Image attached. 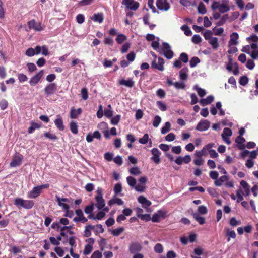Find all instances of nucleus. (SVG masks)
<instances>
[{
    "instance_id": "nucleus-1",
    "label": "nucleus",
    "mask_w": 258,
    "mask_h": 258,
    "mask_svg": "<svg viewBox=\"0 0 258 258\" xmlns=\"http://www.w3.org/2000/svg\"><path fill=\"white\" fill-rule=\"evenodd\" d=\"M147 40L152 41L151 46L154 50L159 52L160 54H163L167 59H171L173 56V52L171 49L170 46L167 43H163L162 48H159V37H156L154 35L147 34L146 36Z\"/></svg>"
},
{
    "instance_id": "nucleus-2",
    "label": "nucleus",
    "mask_w": 258,
    "mask_h": 258,
    "mask_svg": "<svg viewBox=\"0 0 258 258\" xmlns=\"http://www.w3.org/2000/svg\"><path fill=\"white\" fill-rule=\"evenodd\" d=\"M246 40L250 44L243 47L241 51L250 55L253 59H258V36L252 34L246 38Z\"/></svg>"
},
{
    "instance_id": "nucleus-3",
    "label": "nucleus",
    "mask_w": 258,
    "mask_h": 258,
    "mask_svg": "<svg viewBox=\"0 0 258 258\" xmlns=\"http://www.w3.org/2000/svg\"><path fill=\"white\" fill-rule=\"evenodd\" d=\"M213 32L208 30H206L203 33L205 39L208 41L212 48L216 50L219 47V43L218 39L217 37H213Z\"/></svg>"
},
{
    "instance_id": "nucleus-4",
    "label": "nucleus",
    "mask_w": 258,
    "mask_h": 258,
    "mask_svg": "<svg viewBox=\"0 0 258 258\" xmlns=\"http://www.w3.org/2000/svg\"><path fill=\"white\" fill-rule=\"evenodd\" d=\"M14 205L25 209H31L34 205V202L30 200H24L21 198H17L14 200Z\"/></svg>"
},
{
    "instance_id": "nucleus-5",
    "label": "nucleus",
    "mask_w": 258,
    "mask_h": 258,
    "mask_svg": "<svg viewBox=\"0 0 258 258\" xmlns=\"http://www.w3.org/2000/svg\"><path fill=\"white\" fill-rule=\"evenodd\" d=\"M49 187V184L48 183L34 186L27 193V197L30 199H35L41 194L43 189L48 188Z\"/></svg>"
},
{
    "instance_id": "nucleus-6",
    "label": "nucleus",
    "mask_w": 258,
    "mask_h": 258,
    "mask_svg": "<svg viewBox=\"0 0 258 258\" xmlns=\"http://www.w3.org/2000/svg\"><path fill=\"white\" fill-rule=\"evenodd\" d=\"M211 9L212 10H218L221 13H224L230 10V7L227 1H225V3H221L214 1L211 5Z\"/></svg>"
},
{
    "instance_id": "nucleus-7",
    "label": "nucleus",
    "mask_w": 258,
    "mask_h": 258,
    "mask_svg": "<svg viewBox=\"0 0 258 258\" xmlns=\"http://www.w3.org/2000/svg\"><path fill=\"white\" fill-rule=\"evenodd\" d=\"M167 213V212L166 210H158L156 213L153 215L151 220L153 222H158L160 221L161 219H164L165 218Z\"/></svg>"
},
{
    "instance_id": "nucleus-8",
    "label": "nucleus",
    "mask_w": 258,
    "mask_h": 258,
    "mask_svg": "<svg viewBox=\"0 0 258 258\" xmlns=\"http://www.w3.org/2000/svg\"><path fill=\"white\" fill-rule=\"evenodd\" d=\"M98 194L95 197L96 200V204L95 206L99 210H101L103 209L105 205V200L103 198L101 194V190H97Z\"/></svg>"
},
{
    "instance_id": "nucleus-9",
    "label": "nucleus",
    "mask_w": 258,
    "mask_h": 258,
    "mask_svg": "<svg viewBox=\"0 0 258 258\" xmlns=\"http://www.w3.org/2000/svg\"><path fill=\"white\" fill-rule=\"evenodd\" d=\"M122 4L131 10L136 11L139 7L140 4L135 0H122Z\"/></svg>"
},
{
    "instance_id": "nucleus-10",
    "label": "nucleus",
    "mask_w": 258,
    "mask_h": 258,
    "mask_svg": "<svg viewBox=\"0 0 258 258\" xmlns=\"http://www.w3.org/2000/svg\"><path fill=\"white\" fill-rule=\"evenodd\" d=\"M23 156L20 153H17L13 157L12 161L10 164L11 167H16L20 166L22 164Z\"/></svg>"
},
{
    "instance_id": "nucleus-11",
    "label": "nucleus",
    "mask_w": 258,
    "mask_h": 258,
    "mask_svg": "<svg viewBox=\"0 0 258 258\" xmlns=\"http://www.w3.org/2000/svg\"><path fill=\"white\" fill-rule=\"evenodd\" d=\"M44 92L46 97L55 93L57 90V85L55 83H50L44 88Z\"/></svg>"
},
{
    "instance_id": "nucleus-12",
    "label": "nucleus",
    "mask_w": 258,
    "mask_h": 258,
    "mask_svg": "<svg viewBox=\"0 0 258 258\" xmlns=\"http://www.w3.org/2000/svg\"><path fill=\"white\" fill-rule=\"evenodd\" d=\"M69 224V221L66 218H62L59 219V222H53L51 227L52 229L58 231L61 226L68 225Z\"/></svg>"
},
{
    "instance_id": "nucleus-13",
    "label": "nucleus",
    "mask_w": 258,
    "mask_h": 258,
    "mask_svg": "<svg viewBox=\"0 0 258 258\" xmlns=\"http://www.w3.org/2000/svg\"><path fill=\"white\" fill-rule=\"evenodd\" d=\"M44 75V71L41 70L35 75L31 78L29 84L31 86H34L38 83Z\"/></svg>"
},
{
    "instance_id": "nucleus-14",
    "label": "nucleus",
    "mask_w": 258,
    "mask_h": 258,
    "mask_svg": "<svg viewBox=\"0 0 258 258\" xmlns=\"http://www.w3.org/2000/svg\"><path fill=\"white\" fill-rule=\"evenodd\" d=\"M156 6L159 10L167 11L170 8V5L167 0H157Z\"/></svg>"
},
{
    "instance_id": "nucleus-15",
    "label": "nucleus",
    "mask_w": 258,
    "mask_h": 258,
    "mask_svg": "<svg viewBox=\"0 0 258 258\" xmlns=\"http://www.w3.org/2000/svg\"><path fill=\"white\" fill-rule=\"evenodd\" d=\"M109 209L108 207H106L100 211L96 215L94 216L93 215H89L88 218L94 220H100L104 218L106 214L109 211Z\"/></svg>"
},
{
    "instance_id": "nucleus-16",
    "label": "nucleus",
    "mask_w": 258,
    "mask_h": 258,
    "mask_svg": "<svg viewBox=\"0 0 258 258\" xmlns=\"http://www.w3.org/2000/svg\"><path fill=\"white\" fill-rule=\"evenodd\" d=\"M128 249L130 252L132 254L138 253L142 249V244L139 242H132L130 244Z\"/></svg>"
},
{
    "instance_id": "nucleus-17",
    "label": "nucleus",
    "mask_w": 258,
    "mask_h": 258,
    "mask_svg": "<svg viewBox=\"0 0 258 258\" xmlns=\"http://www.w3.org/2000/svg\"><path fill=\"white\" fill-rule=\"evenodd\" d=\"M210 122L208 120H201L197 124L196 130L201 132L207 131L210 127Z\"/></svg>"
},
{
    "instance_id": "nucleus-18",
    "label": "nucleus",
    "mask_w": 258,
    "mask_h": 258,
    "mask_svg": "<svg viewBox=\"0 0 258 258\" xmlns=\"http://www.w3.org/2000/svg\"><path fill=\"white\" fill-rule=\"evenodd\" d=\"M138 201L141 204L142 207L146 209L147 212H151L148 208L151 205V202L143 196H140L138 198Z\"/></svg>"
},
{
    "instance_id": "nucleus-19",
    "label": "nucleus",
    "mask_w": 258,
    "mask_h": 258,
    "mask_svg": "<svg viewBox=\"0 0 258 258\" xmlns=\"http://www.w3.org/2000/svg\"><path fill=\"white\" fill-rule=\"evenodd\" d=\"M86 242L88 243L85 245L83 253L85 255L89 254L93 249V245L94 243V239L92 238H89L86 240Z\"/></svg>"
},
{
    "instance_id": "nucleus-20",
    "label": "nucleus",
    "mask_w": 258,
    "mask_h": 258,
    "mask_svg": "<svg viewBox=\"0 0 258 258\" xmlns=\"http://www.w3.org/2000/svg\"><path fill=\"white\" fill-rule=\"evenodd\" d=\"M164 59L161 57H159L158 59V62L157 63L156 60L155 59L152 61L151 66L153 68L163 71L164 70Z\"/></svg>"
},
{
    "instance_id": "nucleus-21",
    "label": "nucleus",
    "mask_w": 258,
    "mask_h": 258,
    "mask_svg": "<svg viewBox=\"0 0 258 258\" xmlns=\"http://www.w3.org/2000/svg\"><path fill=\"white\" fill-rule=\"evenodd\" d=\"M232 135V131L228 128H224L223 133L222 134V138L223 141L228 145L231 144V141L228 137Z\"/></svg>"
},
{
    "instance_id": "nucleus-22",
    "label": "nucleus",
    "mask_w": 258,
    "mask_h": 258,
    "mask_svg": "<svg viewBox=\"0 0 258 258\" xmlns=\"http://www.w3.org/2000/svg\"><path fill=\"white\" fill-rule=\"evenodd\" d=\"M153 156L151 157V160H153L156 164H159L161 161L160 156L161 154V152L156 148H153L151 150Z\"/></svg>"
},
{
    "instance_id": "nucleus-23",
    "label": "nucleus",
    "mask_w": 258,
    "mask_h": 258,
    "mask_svg": "<svg viewBox=\"0 0 258 258\" xmlns=\"http://www.w3.org/2000/svg\"><path fill=\"white\" fill-rule=\"evenodd\" d=\"M27 25L29 29H34L36 31H40L43 29L41 24L39 23H37L34 20H31V21L28 22Z\"/></svg>"
},
{
    "instance_id": "nucleus-24",
    "label": "nucleus",
    "mask_w": 258,
    "mask_h": 258,
    "mask_svg": "<svg viewBox=\"0 0 258 258\" xmlns=\"http://www.w3.org/2000/svg\"><path fill=\"white\" fill-rule=\"evenodd\" d=\"M76 214L78 216V217H75L73 219V221L75 222H78L79 221L82 222V223H86L87 222V219L83 215V212L80 209H78L75 211Z\"/></svg>"
},
{
    "instance_id": "nucleus-25",
    "label": "nucleus",
    "mask_w": 258,
    "mask_h": 258,
    "mask_svg": "<svg viewBox=\"0 0 258 258\" xmlns=\"http://www.w3.org/2000/svg\"><path fill=\"white\" fill-rule=\"evenodd\" d=\"M239 35L237 32L232 33L230 36V40L228 41V47L235 46L238 44Z\"/></svg>"
},
{
    "instance_id": "nucleus-26",
    "label": "nucleus",
    "mask_w": 258,
    "mask_h": 258,
    "mask_svg": "<svg viewBox=\"0 0 258 258\" xmlns=\"http://www.w3.org/2000/svg\"><path fill=\"white\" fill-rule=\"evenodd\" d=\"M240 186L239 188H241L244 196H248L250 194V186L247 182L243 180L240 182Z\"/></svg>"
},
{
    "instance_id": "nucleus-27",
    "label": "nucleus",
    "mask_w": 258,
    "mask_h": 258,
    "mask_svg": "<svg viewBox=\"0 0 258 258\" xmlns=\"http://www.w3.org/2000/svg\"><path fill=\"white\" fill-rule=\"evenodd\" d=\"M191 157L186 155L184 157L179 156L175 160V163L178 165H181L183 163L187 164L191 161Z\"/></svg>"
},
{
    "instance_id": "nucleus-28",
    "label": "nucleus",
    "mask_w": 258,
    "mask_h": 258,
    "mask_svg": "<svg viewBox=\"0 0 258 258\" xmlns=\"http://www.w3.org/2000/svg\"><path fill=\"white\" fill-rule=\"evenodd\" d=\"M36 55L42 54L44 56H47L49 55V50L47 46L43 45L42 46H37L36 47Z\"/></svg>"
},
{
    "instance_id": "nucleus-29",
    "label": "nucleus",
    "mask_w": 258,
    "mask_h": 258,
    "mask_svg": "<svg viewBox=\"0 0 258 258\" xmlns=\"http://www.w3.org/2000/svg\"><path fill=\"white\" fill-rule=\"evenodd\" d=\"M226 69L229 71H232L234 75H238L239 73L238 66L237 63H232L229 62L227 66Z\"/></svg>"
},
{
    "instance_id": "nucleus-30",
    "label": "nucleus",
    "mask_w": 258,
    "mask_h": 258,
    "mask_svg": "<svg viewBox=\"0 0 258 258\" xmlns=\"http://www.w3.org/2000/svg\"><path fill=\"white\" fill-rule=\"evenodd\" d=\"M56 117V119L54 121L55 125L59 130L63 131L64 126L62 117L60 115H57Z\"/></svg>"
},
{
    "instance_id": "nucleus-31",
    "label": "nucleus",
    "mask_w": 258,
    "mask_h": 258,
    "mask_svg": "<svg viewBox=\"0 0 258 258\" xmlns=\"http://www.w3.org/2000/svg\"><path fill=\"white\" fill-rule=\"evenodd\" d=\"M82 113L81 108H79L75 109L74 107H72L70 113V116L72 119L77 118Z\"/></svg>"
},
{
    "instance_id": "nucleus-32",
    "label": "nucleus",
    "mask_w": 258,
    "mask_h": 258,
    "mask_svg": "<svg viewBox=\"0 0 258 258\" xmlns=\"http://www.w3.org/2000/svg\"><path fill=\"white\" fill-rule=\"evenodd\" d=\"M229 180V177L227 175L221 176L219 179L215 180L214 184L216 186H221L224 182H226Z\"/></svg>"
},
{
    "instance_id": "nucleus-33",
    "label": "nucleus",
    "mask_w": 258,
    "mask_h": 258,
    "mask_svg": "<svg viewBox=\"0 0 258 258\" xmlns=\"http://www.w3.org/2000/svg\"><path fill=\"white\" fill-rule=\"evenodd\" d=\"M235 142L237 144V147L240 149H243L245 147V146L244 145L245 140L242 136H238L236 138V139L235 140Z\"/></svg>"
},
{
    "instance_id": "nucleus-34",
    "label": "nucleus",
    "mask_w": 258,
    "mask_h": 258,
    "mask_svg": "<svg viewBox=\"0 0 258 258\" xmlns=\"http://www.w3.org/2000/svg\"><path fill=\"white\" fill-rule=\"evenodd\" d=\"M117 196H115L108 202V205L110 206L116 204L117 205H122L124 204L123 201L120 198L116 197Z\"/></svg>"
},
{
    "instance_id": "nucleus-35",
    "label": "nucleus",
    "mask_w": 258,
    "mask_h": 258,
    "mask_svg": "<svg viewBox=\"0 0 258 258\" xmlns=\"http://www.w3.org/2000/svg\"><path fill=\"white\" fill-rule=\"evenodd\" d=\"M188 69L187 68L182 69L179 72V78L181 80L185 81L188 78Z\"/></svg>"
},
{
    "instance_id": "nucleus-36",
    "label": "nucleus",
    "mask_w": 258,
    "mask_h": 258,
    "mask_svg": "<svg viewBox=\"0 0 258 258\" xmlns=\"http://www.w3.org/2000/svg\"><path fill=\"white\" fill-rule=\"evenodd\" d=\"M119 83L121 85H124L126 87L131 88L134 85L135 82L132 79H129L126 80H121L119 81Z\"/></svg>"
},
{
    "instance_id": "nucleus-37",
    "label": "nucleus",
    "mask_w": 258,
    "mask_h": 258,
    "mask_svg": "<svg viewBox=\"0 0 258 258\" xmlns=\"http://www.w3.org/2000/svg\"><path fill=\"white\" fill-rule=\"evenodd\" d=\"M214 97L212 95H209L205 99H202L200 101V104L203 106L209 104L214 100Z\"/></svg>"
},
{
    "instance_id": "nucleus-38",
    "label": "nucleus",
    "mask_w": 258,
    "mask_h": 258,
    "mask_svg": "<svg viewBox=\"0 0 258 258\" xmlns=\"http://www.w3.org/2000/svg\"><path fill=\"white\" fill-rule=\"evenodd\" d=\"M92 20L94 22H97L101 23L103 21L104 17L102 13H98L94 14L92 17Z\"/></svg>"
},
{
    "instance_id": "nucleus-39",
    "label": "nucleus",
    "mask_w": 258,
    "mask_h": 258,
    "mask_svg": "<svg viewBox=\"0 0 258 258\" xmlns=\"http://www.w3.org/2000/svg\"><path fill=\"white\" fill-rule=\"evenodd\" d=\"M194 89L197 91L198 95L201 97H204L207 94L206 91L205 89L199 87L197 85L194 86Z\"/></svg>"
},
{
    "instance_id": "nucleus-40",
    "label": "nucleus",
    "mask_w": 258,
    "mask_h": 258,
    "mask_svg": "<svg viewBox=\"0 0 258 258\" xmlns=\"http://www.w3.org/2000/svg\"><path fill=\"white\" fill-rule=\"evenodd\" d=\"M198 12L199 14H205L207 13V9L204 3L203 2H200L198 8Z\"/></svg>"
},
{
    "instance_id": "nucleus-41",
    "label": "nucleus",
    "mask_w": 258,
    "mask_h": 258,
    "mask_svg": "<svg viewBox=\"0 0 258 258\" xmlns=\"http://www.w3.org/2000/svg\"><path fill=\"white\" fill-rule=\"evenodd\" d=\"M73 226L72 225H62L60 226L59 231L60 235L63 236H66V231H68L70 229H72Z\"/></svg>"
},
{
    "instance_id": "nucleus-42",
    "label": "nucleus",
    "mask_w": 258,
    "mask_h": 258,
    "mask_svg": "<svg viewBox=\"0 0 258 258\" xmlns=\"http://www.w3.org/2000/svg\"><path fill=\"white\" fill-rule=\"evenodd\" d=\"M236 196L237 198V202L239 203L243 200V192L241 188H238L236 192Z\"/></svg>"
},
{
    "instance_id": "nucleus-43",
    "label": "nucleus",
    "mask_w": 258,
    "mask_h": 258,
    "mask_svg": "<svg viewBox=\"0 0 258 258\" xmlns=\"http://www.w3.org/2000/svg\"><path fill=\"white\" fill-rule=\"evenodd\" d=\"M226 236L227 237H231V238H235L236 234L234 230L230 229L229 228H225Z\"/></svg>"
},
{
    "instance_id": "nucleus-44",
    "label": "nucleus",
    "mask_w": 258,
    "mask_h": 258,
    "mask_svg": "<svg viewBox=\"0 0 258 258\" xmlns=\"http://www.w3.org/2000/svg\"><path fill=\"white\" fill-rule=\"evenodd\" d=\"M193 216L195 220L200 224L203 225L205 222V219L203 217L200 216L197 213H194L193 214Z\"/></svg>"
},
{
    "instance_id": "nucleus-45",
    "label": "nucleus",
    "mask_w": 258,
    "mask_h": 258,
    "mask_svg": "<svg viewBox=\"0 0 258 258\" xmlns=\"http://www.w3.org/2000/svg\"><path fill=\"white\" fill-rule=\"evenodd\" d=\"M171 130V124L169 122H166L165 123V125L162 127L161 132L162 134H165Z\"/></svg>"
},
{
    "instance_id": "nucleus-46",
    "label": "nucleus",
    "mask_w": 258,
    "mask_h": 258,
    "mask_svg": "<svg viewBox=\"0 0 258 258\" xmlns=\"http://www.w3.org/2000/svg\"><path fill=\"white\" fill-rule=\"evenodd\" d=\"M70 128L71 131L74 134H77L78 133V125H77V124L75 122L72 121L70 123Z\"/></svg>"
},
{
    "instance_id": "nucleus-47",
    "label": "nucleus",
    "mask_w": 258,
    "mask_h": 258,
    "mask_svg": "<svg viewBox=\"0 0 258 258\" xmlns=\"http://www.w3.org/2000/svg\"><path fill=\"white\" fill-rule=\"evenodd\" d=\"M41 127V125L39 123H37L35 122H31V126L28 129V133L29 134H32L33 133L34 130L37 128H39Z\"/></svg>"
},
{
    "instance_id": "nucleus-48",
    "label": "nucleus",
    "mask_w": 258,
    "mask_h": 258,
    "mask_svg": "<svg viewBox=\"0 0 258 258\" xmlns=\"http://www.w3.org/2000/svg\"><path fill=\"white\" fill-rule=\"evenodd\" d=\"M129 172H130V174H131L133 175H135V176L139 175L141 174V173L140 169L138 167H137V166L131 168L129 170Z\"/></svg>"
},
{
    "instance_id": "nucleus-49",
    "label": "nucleus",
    "mask_w": 258,
    "mask_h": 258,
    "mask_svg": "<svg viewBox=\"0 0 258 258\" xmlns=\"http://www.w3.org/2000/svg\"><path fill=\"white\" fill-rule=\"evenodd\" d=\"M126 181L127 182V184L132 187H135L137 181L135 178H133L132 176H128L126 178Z\"/></svg>"
},
{
    "instance_id": "nucleus-50",
    "label": "nucleus",
    "mask_w": 258,
    "mask_h": 258,
    "mask_svg": "<svg viewBox=\"0 0 258 258\" xmlns=\"http://www.w3.org/2000/svg\"><path fill=\"white\" fill-rule=\"evenodd\" d=\"M94 226L90 225L86 226L84 231V235L86 237H89L91 235V230L94 229Z\"/></svg>"
},
{
    "instance_id": "nucleus-51",
    "label": "nucleus",
    "mask_w": 258,
    "mask_h": 258,
    "mask_svg": "<svg viewBox=\"0 0 258 258\" xmlns=\"http://www.w3.org/2000/svg\"><path fill=\"white\" fill-rule=\"evenodd\" d=\"M25 54L29 57H32L34 55H36V47L35 48H28L25 52Z\"/></svg>"
},
{
    "instance_id": "nucleus-52",
    "label": "nucleus",
    "mask_w": 258,
    "mask_h": 258,
    "mask_svg": "<svg viewBox=\"0 0 258 258\" xmlns=\"http://www.w3.org/2000/svg\"><path fill=\"white\" fill-rule=\"evenodd\" d=\"M146 188V185L142 184H138L137 185L136 184L134 188L135 189L139 192H143L145 191V189Z\"/></svg>"
},
{
    "instance_id": "nucleus-53",
    "label": "nucleus",
    "mask_w": 258,
    "mask_h": 258,
    "mask_svg": "<svg viewBox=\"0 0 258 258\" xmlns=\"http://www.w3.org/2000/svg\"><path fill=\"white\" fill-rule=\"evenodd\" d=\"M123 231H124V228L123 227H120V228H116V229L113 230L111 231V233L113 236H118L121 233H122L123 232Z\"/></svg>"
},
{
    "instance_id": "nucleus-54",
    "label": "nucleus",
    "mask_w": 258,
    "mask_h": 258,
    "mask_svg": "<svg viewBox=\"0 0 258 258\" xmlns=\"http://www.w3.org/2000/svg\"><path fill=\"white\" fill-rule=\"evenodd\" d=\"M161 122V118L159 115H156L153 121V125L155 127H157Z\"/></svg>"
},
{
    "instance_id": "nucleus-55",
    "label": "nucleus",
    "mask_w": 258,
    "mask_h": 258,
    "mask_svg": "<svg viewBox=\"0 0 258 258\" xmlns=\"http://www.w3.org/2000/svg\"><path fill=\"white\" fill-rule=\"evenodd\" d=\"M126 39L125 35L122 34H119L117 35L116 41L118 44H121Z\"/></svg>"
},
{
    "instance_id": "nucleus-56",
    "label": "nucleus",
    "mask_w": 258,
    "mask_h": 258,
    "mask_svg": "<svg viewBox=\"0 0 258 258\" xmlns=\"http://www.w3.org/2000/svg\"><path fill=\"white\" fill-rule=\"evenodd\" d=\"M122 191V185L121 183H118L116 184L114 187V191L115 196L118 195V194Z\"/></svg>"
},
{
    "instance_id": "nucleus-57",
    "label": "nucleus",
    "mask_w": 258,
    "mask_h": 258,
    "mask_svg": "<svg viewBox=\"0 0 258 258\" xmlns=\"http://www.w3.org/2000/svg\"><path fill=\"white\" fill-rule=\"evenodd\" d=\"M200 62V60L198 57H194L190 60V66L191 68L195 67Z\"/></svg>"
},
{
    "instance_id": "nucleus-58",
    "label": "nucleus",
    "mask_w": 258,
    "mask_h": 258,
    "mask_svg": "<svg viewBox=\"0 0 258 258\" xmlns=\"http://www.w3.org/2000/svg\"><path fill=\"white\" fill-rule=\"evenodd\" d=\"M185 86V83L182 81L176 82L174 84V87L177 89H184Z\"/></svg>"
},
{
    "instance_id": "nucleus-59",
    "label": "nucleus",
    "mask_w": 258,
    "mask_h": 258,
    "mask_svg": "<svg viewBox=\"0 0 258 258\" xmlns=\"http://www.w3.org/2000/svg\"><path fill=\"white\" fill-rule=\"evenodd\" d=\"M181 29L184 31V34L186 36H190V35H191L192 32H191V31L190 30L189 27L188 26H187L186 25L182 26L181 27Z\"/></svg>"
},
{
    "instance_id": "nucleus-60",
    "label": "nucleus",
    "mask_w": 258,
    "mask_h": 258,
    "mask_svg": "<svg viewBox=\"0 0 258 258\" xmlns=\"http://www.w3.org/2000/svg\"><path fill=\"white\" fill-rule=\"evenodd\" d=\"M213 30L214 32V34L215 35H217V36L222 35L224 32V29L222 27H220V28L215 27L214 28H213Z\"/></svg>"
},
{
    "instance_id": "nucleus-61",
    "label": "nucleus",
    "mask_w": 258,
    "mask_h": 258,
    "mask_svg": "<svg viewBox=\"0 0 258 258\" xmlns=\"http://www.w3.org/2000/svg\"><path fill=\"white\" fill-rule=\"evenodd\" d=\"M157 105L158 108L162 111H165L167 110V106L166 105L160 101H157Z\"/></svg>"
},
{
    "instance_id": "nucleus-62",
    "label": "nucleus",
    "mask_w": 258,
    "mask_h": 258,
    "mask_svg": "<svg viewBox=\"0 0 258 258\" xmlns=\"http://www.w3.org/2000/svg\"><path fill=\"white\" fill-rule=\"evenodd\" d=\"M149 141V135L148 134L144 135L143 137L139 140L140 143L142 144H146Z\"/></svg>"
},
{
    "instance_id": "nucleus-63",
    "label": "nucleus",
    "mask_w": 258,
    "mask_h": 258,
    "mask_svg": "<svg viewBox=\"0 0 258 258\" xmlns=\"http://www.w3.org/2000/svg\"><path fill=\"white\" fill-rule=\"evenodd\" d=\"M154 251L158 253H161L163 251V248L160 243L156 244L154 246Z\"/></svg>"
},
{
    "instance_id": "nucleus-64",
    "label": "nucleus",
    "mask_w": 258,
    "mask_h": 258,
    "mask_svg": "<svg viewBox=\"0 0 258 258\" xmlns=\"http://www.w3.org/2000/svg\"><path fill=\"white\" fill-rule=\"evenodd\" d=\"M121 116L120 115H117L113 117L111 119V123L113 125H117L120 120Z\"/></svg>"
}]
</instances>
